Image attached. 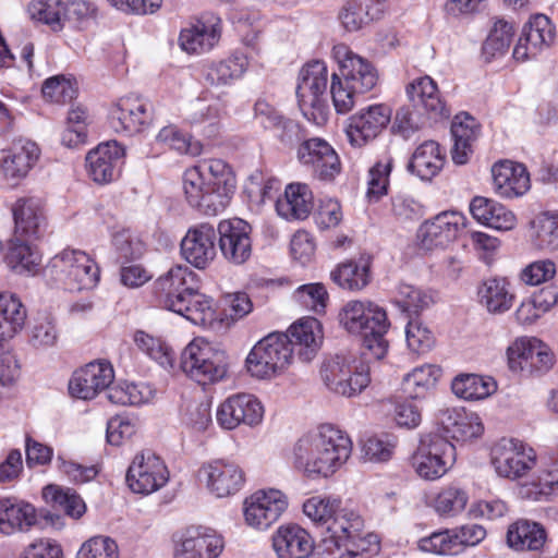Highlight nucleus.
<instances>
[{
    "label": "nucleus",
    "instance_id": "72a5a7b5",
    "mask_svg": "<svg viewBox=\"0 0 558 558\" xmlns=\"http://www.w3.org/2000/svg\"><path fill=\"white\" fill-rule=\"evenodd\" d=\"M272 547L278 558H307L314 551V542L303 527L292 524L278 529Z\"/></svg>",
    "mask_w": 558,
    "mask_h": 558
},
{
    "label": "nucleus",
    "instance_id": "79ce46f5",
    "mask_svg": "<svg viewBox=\"0 0 558 558\" xmlns=\"http://www.w3.org/2000/svg\"><path fill=\"white\" fill-rule=\"evenodd\" d=\"M444 160L438 143L426 141L413 153L408 169L422 180H430L440 171Z\"/></svg>",
    "mask_w": 558,
    "mask_h": 558
},
{
    "label": "nucleus",
    "instance_id": "338daca9",
    "mask_svg": "<svg viewBox=\"0 0 558 558\" xmlns=\"http://www.w3.org/2000/svg\"><path fill=\"white\" fill-rule=\"evenodd\" d=\"M536 245L543 250H558V215L545 213L535 221Z\"/></svg>",
    "mask_w": 558,
    "mask_h": 558
},
{
    "label": "nucleus",
    "instance_id": "7c9ffc66",
    "mask_svg": "<svg viewBox=\"0 0 558 558\" xmlns=\"http://www.w3.org/2000/svg\"><path fill=\"white\" fill-rule=\"evenodd\" d=\"M225 543L220 535L204 527L187 529L174 549V558H217Z\"/></svg>",
    "mask_w": 558,
    "mask_h": 558
},
{
    "label": "nucleus",
    "instance_id": "c9c22d12",
    "mask_svg": "<svg viewBox=\"0 0 558 558\" xmlns=\"http://www.w3.org/2000/svg\"><path fill=\"white\" fill-rule=\"evenodd\" d=\"M313 193L305 183H291L286 187L283 197L276 202L278 215L286 220H303L314 207Z\"/></svg>",
    "mask_w": 558,
    "mask_h": 558
},
{
    "label": "nucleus",
    "instance_id": "4c0bfd02",
    "mask_svg": "<svg viewBox=\"0 0 558 558\" xmlns=\"http://www.w3.org/2000/svg\"><path fill=\"white\" fill-rule=\"evenodd\" d=\"M470 211L478 222L496 230H511L515 226V216L505 205L482 196L470 204Z\"/></svg>",
    "mask_w": 558,
    "mask_h": 558
},
{
    "label": "nucleus",
    "instance_id": "052dcab7",
    "mask_svg": "<svg viewBox=\"0 0 558 558\" xmlns=\"http://www.w3.org/2000/svg\"><path fill=\"white\" fill-rule=\"evenodd\" d=\"M392 167V157L385 156L369 169L367 195L371 199L378 201L387 194Z\"/></svg>",
    "mask_w": 558,
    "mask_h": 558
},
{
    "label": "nucleus",
    "instance_id": "9d476101",
    "mask_svg": "<svg viewBox=\"0 0 558 558\" xmlns=\"http://www.w3.org/2000/svg\"><path fill=\"white\" fill-rule=\"evenodd\" d=\"M34 525L59 527L61 517L46 509L37 511L28 502L11 498L0 499V532L2 534L26 532Z\"/></svg>",
    "mask_w": 558,
    "mask_h": 558
},
{
    "label": "nucleus",
    "instance_id": "2eb2a0df",
    "mask_svg": "<svg viewBox=\"0 0 558 558\" xmlns=\"http://www.w3.org/2000/svg\"><path fill=\"white\" fill-rule=\"evenodd\" d=\"M332 56L339 64L338 75L353 90L365 94L376 86L378 81L376 69L366 59L355 54L347 45L333 46Z\"/></svg>",
    "mask_w": 558,
    "mask_h": 558
},
{
    "label": "nucleus",
    "instance_id": "bb28decb",
    "mask_svg": "<svg viewBox=\"0 0 558 558\" xmlns=\"http://www.w3.org/2000/svg\"><path fill=\"white\" fill-rule=\"evenodd\" d=\"M14 235L17 240H38L47 229V219L40 199L19 198L12 206Z\"/></svg>",
    "mask_w": 558,
    "mask_h": 558
},
{
    "label": "nucleus",
    "instance_id": "ddd939ff",
    "mask_svg": "<svg viewBox=\"0 0 558 558\" xmlns=\"http://www.w3.org/2000/svg\"><path fill=\"white\" fill-rule=\"evenodd\" d=\"M296 158L320 181L331 182L341 172V161L337 151L320 137L303 141L298 147Z\"/></svg>",
    "mask_w": 558,
    "mask_h": 558
},
{
    "label": "nucleus",
    "instance_id": "e433bc0d",
    "mask_svg": "<svg viewBox=\"0 0 558 558\" xmlns=\"http://www.w3.org/2000/svg\"><path fill=\"white\" fill-rule=\"evenodd\" d=\"M477 296L480 303L492 314L508 312L515 299L510 282L502 277L484 280L477 289Z\"/></svg>",
    "mask_w": 558,
    "mask_h": 558
},
{
    "label": "nucleus",
    "instance_id": "a211bd4d",
    "mask_svg": "<svg viewBox=\"0 0 558 558\" xmlns=\"http://www.w3.org/2000/svg\"><path fill=\"white\" fill-rule=\"evenodd\" d=\"M153 121L150 104L135 96L122 97L110 111V123L116 132L134 135L143 132Z\"/></svg>",
    "mask_w": 558,
    "mask_h": 558
},
{
    "label": "nucleus",
    "instance_id": "69168bd1",
    "mask_svg": "<svg viewBox=\"0 0 558 558\" xmlns=\"http://www.w3.org/2000/svg\"><path fill=\"white\" fill-rule=\"evenodd\" d=\"M41 93L45 99L57 104H68L76 97V88L64 75L47 78L43 84Z\"/></svg>",
    "mask_w": 558,
    "mask_h": 558
},
{
    "label": "nucleus",
    "instance_id": "5701e85b",
    "mask_svg": "<svg viewBox=\"0 0 558 558\" xmlns=\"http://www.w3.org/2000/svg\"><path fill=\"white\" fill-rule=\"evenodd\" d=\"M125 148L116 141L99 144L86 156L89 177L99 184H106L119 178L124 163Z\"/></svg>",
    "mask_w": 558,
    "mask_h": 558
},
{
    "label": "nucleus",
    "instance_id": "a18cd8bd",
    "mask_svg": "<svg viewBox=\"0 0 558 558\" xmlns=\"http://www.w3.org/2000/svg\"><path fill=\"white\" fill-rule=\"evenodd\" d=\"M451 389L459 398L465 400H481L494 393L497 389V385L492 377H484L476 374H463L452 380Z\"/></svg>",
    "mask_w": 558,
    "mask_h": 558
},
{
    "label": "nucleus",
    "instance_id": "09e8293b",
    "mask_svg": "<svg viewBox=\"0 0 558 558\" xmlns=\"http://www.w3.org/2000/svg\"><path fill=\"white\" fill-rule=\"evenodd\" d=\"M441 375V369L436 365H422L407 374L402 380V391L411 399H417L435 386Z\"/></svg>",
    "mask_w": 558,
    "mask_h": 558
},
{
    "label": "nucleus",
    "instance_id": "7ed1b4c3",
    "mask_svg": "<svg viewBox=\"0 0 558 558\" xmlns=\"http://www.w3.org/2000/svg\"><path fill=\"white\" fill-rule=\"evenodd\" d=\"M339 324L349 333L362 337V345L376 360L383 359L388 351L385 338L390 323L386 311L368 300L347 302L338 314Z\"/></svg>",
    "mask_w": 558,
    "mask_h": 558
},
{
    "label": "nucleus",
    "instance_id": "6ab92c4d",
    "mask_svg": "<svg viewBox=\"0 0 558 558\" xmlns=\"http://www.w3.org/2000/svg\"><path fill=\"white\" fill-rule=\"evenodd\" d=\"M464 225V216L454 210L442 211L425 221L417 231L418 246L425 252L444 248L451 243Z\"/></svg>",
    "mask_w": 558,
    "mask_h": 558
},
{
    "label": "nucleus",
    "instance_id": "de8ad7c7",
    "mask_svg": "<svg viewBox=\"0 0 558 558\" xmlns=\"http://www.w3.org/2000/svg\"><path fill=\"white\" fill-rule=\"evenodd\" d=\"M364 529V520L353 509L343 507L339 499V506H337L331 520L328 523L327 532L342 542H347L350 537H355L359 532Z\"/></svg>",
    "mask_w": 558,
    "mask_h": 558
},
{
    "label": "nucleus",
    "instance_id": "a19ab883",
    "mask_svg": "<svg viewBox=\"0 0 558 558\" xmlns=\"http://www.w3.org/2000/svg\"><path fill=\"white\" fill-rule=\"evenodd\" d=\"M26 310L21 300L10 292H0V343L22 330Z\"/></svg>",
    "mask_w": 558,
    "mask_h": 558
},
{
    "label": "nucleus",
    "instance_id": "aec40b11",
    "mask_svg": "<svg viewBox=\"0 0 558 558\" xmlns=\"http://www.w3.org/2000/svg\"><path fill=\"white\" fill-rule=\"evenodd\" d=\"M113 378L114 372L109 362H90L73 373L69 381V392L74 398L90 400L107 389Z\"/></svg>",
    "mask_w": 558,
    "mask_h": 558
},
{
    "label": "nucleus",
    "instance_id": "39448f33",
    "mask_svg": "<svg viewBox=\"0 0 558 558\" xmlns=\"http://www.w3.org/2000/svg\"><path fill=\"white\" fill-rule=\"evenodd\" d=\"M181 368L201 385L216 383L227 374V354L204 339H194L181 353Z\"/></svg>",
    "mask_w": 558,
    "mask_h": 558
},
{
    "label": "nucleus",
    "instance_id": "774afa93",
    "mask_svg": "<svg viewBox=\"0 0 558 558\" xmlns=\"http://www.w3.org/2000/svg\"><path fill=\"white\" fill-rule=\"evenodd\" d=\"M374 19L361 0H347L343 4L339 20L348 32H356Z\"/></svg>",
    "mask_w": 558,
    "mask_h": 558
},
{
    "label": "nucleus",
    "instance_id": "f8f14e48",
    "mask_svg": "<svg viewBox=\"0 0 558 558\" xmlns=\"http://www.w3.org/2000/svg\"><path fill=\"white\" fill-rule=\"evenodd\" d=\"M327 82L328 70L325 62L314 60L301 69L295 93L299 107L305 118L316 119L315 112L322 111Z\"/></svg>",
    "mask_w": 558,
    "mask_h": 558
},
{
    "label": "nucleus",
    "instance_id": "49530a36",
    "mask_svg": "<svg viewBox=\"0 0 558 558\" xmlns=\"http://www.w3.org/2000/svg\"><path fill=\"white\" fill-rule=\"evenodd\" d=\"M254 118L264 129L276 132L282 142L289 140L296 128L292 120L284 118L275 107L263 99L255 102Z\"/></svg>",
    "mask_w": 558,
    "mask_h": 558
},
{
    "label": "nucleus",
    "instance_id": "f03ea898",
    "mask_svg": "<svg viewBox=\"0 0 558 558\" xmlns=\"http://www.w3.org/2000/svg\"><path fill=\"white\" fill-rule=\"evenodd\" d=\"M351 452L352 441L343 430L331 424H322L298 440L294 464L307 476L327 477L345 463Z\"/></svg>",
    "mask_w": 558,
    "mask_h": 558
},
{
    "label": "nucleus",
    "instance_id": "dca6fc26",
    "mask_svg": "<svg viewBox=\"0 0 558 558\" xmlns=\"http://www.w3.org/2000/svg\"><path fill=\"white\" fill-rule=\"evenodd\" d=\"M391 120V109L386 105H372L348 119L345 133L354 147H362L375 140Z\"/></svg>",
    "mask_w": 558,
    "mask_h": 558
},
{
    "label": "nucleus",
    "instance_id": "f704fd0d",
    "mask_svg": "<svg viewBox=\"0 0 558 558\" xmlns=\"http://www.w3.org/2000/svg\"><path fill=\"white\" fill-rule=\"evenodd\" d=\"M481 133V125L466 112L459 113L451 123V135L453 147L451 150L452 160L457 165H464L473 151V144Z\"/></svg>",
    "mask_w": 558,
    "mask_h": 558
},
{
    "label": "nucleus",
    "instance_id": "393cba45",
    "mask_svg": "<svg viewBox=\"0 0 558 558\" xmlns=\"http://www.w3.org/2000/svg\"><path fill=\"white\" fill-rule=\"evenodd\" d=\"M251 226L242 219L223 220L218 225L219 247L231 264L242 265L252 254Z\"/></svg>",
    "mask_w": 558,
    "mask_h": 558
},
{
    "label": "nucleus",
    "instance_id": "0e129e2a",
    "mask_svg": "<svg viewBox=\"0 0 558 558\" xmlns=\"http://www.w3.org/2000/svg\"><path fill=\"white\" fill-rule=\"evenodd\" d=\"M337 506L338 498L314 496L303 504V512L314 523L327 529Z\"/></svg>",
    "mask_w": 558,
    "mask_h": 558
},
{
    "label": "nucleus",
    "instance_id": "1a4fd4ad",
    "mask_svg": "<svg viewBox=\"0 0 558 558\" xmlns=\"http://www.w3.org/2000/svg\"><path fill=\"white\" fill-rule=\"evenodd\" d=\"M201 289L198 276L187 266L177 265L161 275L153 284L156 303L168 311L182 310L184 298Z\"/></svg>",
    "mask_w": 558,
    "mask_h": 558
},
{
    "label": "nucleus",
    "instance_id": "680f3d73",
    "mask_svg": "<svg viewBox=\"0 0 558 558\" xmlns=\"http://www.w3.org/2000/svg\"><path fill=\"white\" fill-rule=\"evenodd\" d=\"M27 11L33 20L49 25L53 31L62 28L61 0H34Z\"/></svg>",
    "mask_w": 558,
    "mask_h": 558
},
{
    "label": "nucleus",
    "instance_id": "ea45409f",
    "mask_svg": "<svg viewBox=\"0 0 558 558\" xmlns=\"http://www.w3.org/2000/svg\"><path fill=\"white\" fill-rule=\"evenodd\" d=\"M248 65L244 54H232L220 61H213L204 68V78L207 84L223 87L239 80Z\"/></svg>",
    "mask_w": 558,
    "mask_h": 558
},
{
    "label": "nucleus",
    "instance_id": "4468645a",
    "mask_svg": "<svg viewBox=\"0 0 558 558\" xmlns=\"http://www.w3.org/2000/svg\"><path fill=\"white\" fill-rule=\"evenodd\" d=\"M169 478L163 461L153 451L136 454L130 464L125 481L135 494L149 495L161 488Z\"/></svg>",
    "mask_w": 558,
    "mask_h": 558
},
{
    "label": "nucleus",
    "instance_id": "c756f323",
    "mask_svg": "<svg viewBox=\"0 0 558 558\" xmlns=\"http://www.w3.org/2000/svg\"><path fill=\"white\" fill-rule=\"evenodd\" d=\"M492 175L496 193L504 198L520 197L531 187L530 173L522 163L499 161L493 166Z\"/></svg>",
    "mask_w": 558,
    "mask_h": 558
},
{
    "label": "nucleus",
    "instance_id": "9b49d317",
    "mask_svg": "<svg viewBox=\"0 0 558 558\" xmlns=\"http://www.w3.org/2000/svg\"><path fill=\"white\" fill-rule=\"evenodd\" d=\"M492 464L499 476L517 480L535 466L536 453L518 439L502 438L492 448Z\"/></svg>",
    "mask_w": 558,
    "mask_h": 558
},
{
    "label": "nucleus",
    "instance_id": "b1692460",
    "mask_svg": "<svg viewBox=\"0 0 558 558\" xmlns=\"http://www.w3.org/2000/svg\"><path fill=\"white\" fill-rule=\"evenodd\" d=\"M510 366L530 369L531 374H544L554 365V354L536 338L517 339L507 350Z\"/></svg>",
    "mask_w": 558,
    "mask_h": 558
},
{
    "label": "nucleus",
    "instance_id": "a878e982",
    "mask_svg": "<svg viewBox=\"0 0 558 558\" xmlns=\"http://www.w3.org/2000/svg\"><path fill=\"white\" fill-rule=\"evenodd\" d=\"M199 474L206 480L210 493L218 498L235 495L245 482L243 470L236 463L222 459L203 465Z\"/></svg>",
    "mask_w": 558,
    "mask_h": 558
},
{
    "label": "nucleus",
    "instance_id": "e2e57ef3",
    "mask_svg": "<svg viewBox=\"0 0 558 558\" xmlns=\"http://www.w3.org/2000/svg\"><path fill=\"white\" fill-rule=\"evenodd\" d=\"M469 500L468 493L457 486L442 489L434 501V508L440 515H456L464 510Z\"/></svg>",
    "mask_w": 558,
    "mask_h": 558
},
{
    "label": "nucleus",
    "instance_id": "4be33fe9",
    "mask_svg": "<svg viewBox=\"0 0 558 558\" xmlns=\"http://www.w3.org/2000/svg\"><path fill=\"white\" fill-rule=\"evenodd\" d=\"M216 230L210 223L191 227L181 241V255L197 269H205L216 257Z\"/></svg>",
    "mask_w": 558,
    "mask_h": 558
},
{
    "label": "nucleus",
    "instance_id": "13d9d810",
    "mask_svg": "<svg viewBox=\"0 0 558 558\" xmlns=\"http://www.w3.org/2000/svg\"><path fill=\"white\" fill-rule=\"evenodd\" d=\"M157 141L169 145L170 148L193 157L199 156L203 146L191 135L180 132L175 126H165L157 134Z\"/></svg>",
    "mask_w": 558,
    "mask_h": 558
},
{
    "label": "nucleus",
    "instance_id": "5fc2aeb1",
    "mask_svg": "<svg viewBox=\"0 0 558 558\" xmlns=\"http://www.w3.org/2000/svg\"><path fill=\"white\" fill-rule=\"evenodd\" d=\"M522 35L534 50H541L553 43L555 33L549 19L544 14H536L524 25Z\"/></svg>",
    "mask_w": 558,
    "mask_h": 558
},
{
    "label": "nucleus",
    "instance_id": "cd10ccee",
    "mask_svg": "<svg viewBox=\"0 0 558 558\" xmlns=\"http://www.w3.org/2000/svg\"><path fill=\"white\" fill-rule=\"evenodd\" d=\"M220 36L221 20L214 14H206L181 31L179 43L189 53H204L218 44Z\"/></svg>",
    "mask_w": 558,
    "mask_h": 558
},
{
    "label": "nucleus",
    "instance_id": "c03bdc74",
    "mask_svg": "<svg viewBox=\"0 0 558 558\" xmlns=\"http://www.w3.org/2000/svg\"><path fill=\"white\" fill-rule=\"evenodd\" d=\"M546 533L536 522L520 520L511 524L507 532V543L515 550H538L543 547Z\"/></svg>",
    "mask_w": 558,
    "mask_h": 558
},
{
    "label": "nucleus",
    "instance_id": "f3484780",
    "mask_svg": "<svg viewBox=\"0 0 558 558\" xmlns=\"http://www.w3.org/2000/svg\"><path fill=\"white\" fill-rule=\"evenodd\" d=\"M264 416V407L251 393H236L227 398L217 409L216 420L223 429H234L240 425H258Z\"/></svg>",
    "mask_w": 558,
    "mask_h": 558
},
{
    "label": "nucleus",
    "instance_id": "473e14b6",
    "mask_svg": "<svg viewBox=\"0 0 558 558\" xmlns=\"http://www.w3.org/2000/svg\"><path fill=\"white\" fill-rule=\"evenodd\" d=\"M40 155L36 143L20 140L5 153L1 159V172L5 180L17 183L27 177Z\"/></svg>",
    "mask_w": 558,
    "mask_h": 558
},
{
    "label": "nucleus",
    "instance_id": "6e6552de",
    "mask_svg": "<svg viewBox=\"0 0 558 558\" xmlns=\"http://www.w3.org/2000/svg\"><path fill=\"white\" fill-rule=\"evenodd\" d=\"M456 461V448L438 434H428L411 457V464L417 475L434 481L445 475Z\"/></svg>",
    "mask_w": 558,
    "mask_h": 558
},
{
    "label": "nucleus",
    "instance_id": "864d4df0",
    "mask_svg": "<svg viewBox=\"0 0 558 558\" xmlns=\"http://www.w3.org/2000/svg\"><path fill=\"white\" fill-rule=\"evenodd\" d=\"M426 114L412 105L400 107L395 116L391 126L392 133L404 140L411 138L425 124Z\"/></svg>",
    "mask_w": 558,
    "mask_h": 558
},
{
    "label": "nucleus",
    "instance_id": "603ef678",
    "mask_svg": "<svg viewBox=\"0 0 558 558\" xmlns=\"http://www.w3.org/2000/svg\"><path fill=\"white\" fill-rule=\"evenodd\" d=\"M396 305L410 317L418 315L433 303L432 296L420 288L400 283L395 296Z\"/></svg>",
    "mask_w": 558,
    "mask_h": 558
},
{
    "label": "nucleus",
    "instance_id": "c85d7f7f",
    "mask_svg": "<svg viewBox=\"0 0 558 558\" xmlns=\"http://www.w3.org/2000/svg\"><path fill=\"white\" fill-rule=\"evenodd\" d=\"M410 105L423 111L434 121L448 119L450 109L441 99L436 82L429 76L415 78L407 86Z\"/></svg>",
    "mask_w": 558,
    "mask_h": 558
},
{
    "label": "nucleus",
    "instance_id": "0eeeda50",
    "mask_svg": "<svg viewBox=\"0 0 558 558\" xmlns=\"http://www.w3.org/2000/svg\"><path fill=\"white\" fill-rule=\"evenodd\" d=\"M50 272L71 291L92 289L99 280V268L83 251L64 250L51 258Z\"/></svg>",
    "mask_w": 558,
    "mask_h": 558
},
{
    "label": "nucleus",
    "instance_id": "423d86ee",
    "mask_svg": "<svg viewBox=\"0 0 558 558\" xmlns=\"http://www.w3.org/2000/svg\"><path fill=\"white\" fill-rule=\"evenodd\" d=\"M183 190L192 207L204 215L216 216L229 205L235 187L206 183L201 167H192L183 174Z\"/></svg>",
    "mask_w": 558,
    "mask_h": 558
},
{
    "label": "nucleus",
    "instance_id": "37998d69",
    "mask_svg": "<svg viewBox=\"0 0 558 558\" xmlns=\"http://www.w3.org/2000/svg\"><path fill=\"white\" fill-rule=\"evenodd\" d=\"M35 240H17L13 234L5 255L7 265L16 274H35L40 265V254L33 247Z\"/></svg>",
    "mask_w": 558,
    "mask_h": 558
},
{
    "label": "nucleus",
    "instance_id": "4d7b16f0",
    "mask_svg": "<svg viewBox=\"0 0 558 558\" xmlns=\"http://www.w3.org/2000/svg\"><path fill=\"white\" fill-rule=\"evenodd\" d=\"M418 548L422 551L440 556L458 555L457 536L452 529H444L433 532L430 535L420 538Z\"/></svg>",
    "mask_w": 558,
    "mask_h": 558
},
{
    "label": "nucleus",
    "instance_id": "f257e3e1",
    "mask_svg": "<svg viewBox=\"0 0 558 558\" xmlns=\"http://www.w3.org/2000/svg\"><path fill=\"white\" fill-rule=\"evenodd\" d=\"M320 324L308 317L293 324L288 332H271L250 351L245 366L258 379H269L283 372L294 354L302 362H310L320 345Z\"/></svg>",
    "mask_w": 558,
    "mask_h": 558
},
{
    "label": "nucleus",
    "instance_id": "3c124183",
    "mask_svg": "<svg viewBox=\"0 0 558 558\" xmlns=\"http://www.w3.org/2000/svg\"><path fill=\"white\" fill-rule=\"evenodd\" d=\"M535 486L541 496L558 495V447L542 454Z\"/></svg>",
    "mask_w": 558,
    "mask_h": 558
},
{
    "label": "nucleus",
    "instance_id": "412c9836",
    "mask_svg": "<svg viewBox=\"0 0 558 558\" xmlns=\"http://www.w3.org/2000/svg\"><path fill=\"white\" fill-rule=\"evenodd\" d=\"M287 506V499L280 490L256 492L244 502L245 521L256 529H267L280 518Z\"/></svg>",
    "mask_w": 558,
    "mask_h": 558
},
{
    "label": "nucleus",
    "instance_id": "6e6d98bb",
    "mask_svg": "<svg viewBox=\"0 0 558 558\" xmlns=\"http://www.w3.org/2000/svg\"><path fill=\"white\" fill-rule=\"evenodd\" d=\"M44 496L45 498L50 497L53 502V507L63 510L66 515L73 519L81 518L86 511L84 500L73 489L47 486L44 489Z\"/></svg>",
    "mask_w": 558,
    "mask_h": 558
},
{
    "label": "nucleus",
    "instance_id": "2f4dec72",
    "mask_svg": "<svg viewBox=\"0 0 558 558\" xmlns=\"http://www.w3.org/2000/svg\"><path fill=\"white\" fill-rule=\"evenodd\" d=\"M438 424L446 439L465 441L476 438L483 433V424L477 414L468 412L463 408L440 410L437 415Z\"/></svg>",
    "mask_w": 558,
    "mask_h": 558
},
{
    "label": "nucleus",
    "instance_id": "8fccbe9b",
    "mask_svg": "<svg viewBox=\"0 0 558 558\" xmlns=\"http://www.w3.org/2000/svg\"><path fill=\"white\" fill-rule=\"evenodd\" d=\"M182 310H174L177 313L194 325L210 326L215 322V310L213 301L196 289L187 298H184Z\"/></svg>",
    "mask_w": 558,
    "mask_h": 558
},
{
    "label": "nucleus",
    "instance_id": "bf43d9fd",
    "mask_svg": "<svg viewBox=\"0 0 558 558\" xmlns=\"http://www.w3.org/2000/svg\"><path fill=\"white\" fill-rule=\"evenodd\" d=\"M133 340L141 351L158 364L163 367L172 366L173 352L161 339L155 338L143 330H137L133 336Z\"/></svg>",
    "mask_w": 558,
    "mask_h": 558
},
{
    "label": "nucleus",
    "instance_id": "58836bf2",
    "mask_svg": "<svg viewBox=\"0 0 558 558\" xmlns=\"http://www.w3.org/2000/svg\"><path fill=\"white\" fill-rule=\"evenodd\" d=\"M330 278L342 289L359 291L371 281V257L361 255L359 259H351L340 264L331 271Z\"/></svg>",
    "mask_w": 558,
    "mask_h": 558
},
{
    "label": "nucleus",
    "instance_id": "20e7f679",
    "mask_svg": "<svg viewBox=\"0 0 558 558\" xmlns=\"http://www.w3.org/2000/svg\"><path fill=\"white\" fill-rule=\"evenodd\" d=\"M366 355V352L359 355L356 351L345 350L327 359L322 378L328 389L348 398L361 393L371 383Z\"/></svg>",
    "mask_w": 558,
    "mask_h": 558
}]
</instances>
